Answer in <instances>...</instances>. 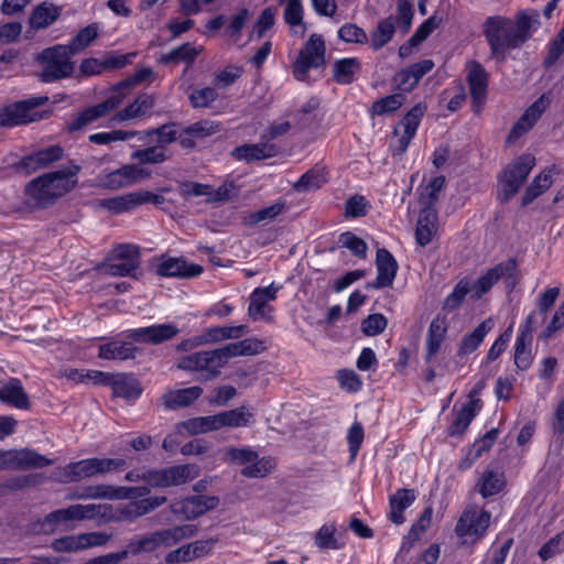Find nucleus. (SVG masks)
Returning a JSON list of instances; mask_svg holds the SVG:
<instances>
[{
    "instance_id": "1",
    "label": "nucleus",
    "mask_w": 564,
    "mask_h": 564,
    "mask_svg": "<svg viewBox=\"0 0 564 564\" xmlns=\"http://www.w3.org/2000/svg\"><path fill=\"white\" fill-rule=\"evenodd\" d=\"M539 13L529 15L521 11L514 20L495 15L484 23V34L490 46L491 55L499 61H505L507 52L521 47L531 36L534 23H538Z\"/></svg>"
},
{
    "instance_id": "2",
    "label": "nucleus",
    "mask_w": 564,
    "mask_h": 564,
    "mask_svg": "<svg viewBox=\"0 0 564 564\" xmlns=\"http://www.w3.org/2000/svg\"><path fill=\"white\" fill-rule=\"evenodd\" d=\"M80 169L78 164H70L65 169L44 173L28 182L24 186L25 208L33 212L53 206L57 199L77 186V174Z\"/></svg>"
},
{
    "instance_id": "3",
    "label": "nucleus",
    "mask_w": 564,
    "mask_h": 564,
    "mask_svg": "<svg viewBox=\"0 0 564 564\" xmlns=\"http://www.w3.org/2000/svg\"><path fill=\"white\" fill-rule=\"evenodd\" d=\"M152 76L153 70L149 67H143L135 70V73L131 77L113 86L112 94L106 100L93 107L86 108L84 111H82L77 116V118L69 123L68 130H80L82 128L96 121L97 119L107 116L110 111L115 110L123 102L127 91L132 86L140 84Z\"/></svg>"
},
{
    "instance_id": "4",
    "label": "nucleus",
    "mask_w": 564,
    "mask_h": 564,
    "mask_svg": "<svg viewBox=\"0 0 564 564\" xmlns=\"http://www.w3.org/2000/svg\"><path fill=\"white\" fill-rule=\"evenodd\" d=\"M126 467L124 458H86L65 465L58 473V480L63 484L78 482L95 476L121 471Z\"/></svg>"
},
{
    "instance_id": "5",
    "label": "nucleus",
    "mask_w": 564,
    "mask_h": 564,
    "mask_svg": "<svg viewBox=\"0 0 564 564\" xmlns=\"http://www.w3.org/2000/svg\"><path fill=\"white\" fill-rule=\"evenodd\" d=\"M69 48L65 45H55L43 50L36 61L43 64L39 78L43 83H53L69 77L74 73V63L70 61Z\"/></svg>"
},
{
    "instance_id": "6",
    "label": "nucleus",
    "mask_w": 564,
    "mask_h": 564,
    "mask_svg": "<svg viewBox=\"0 0 564 564\" xmlns=\"http://www.w3.org/2000/svg\"><path fill=\"white\" fill-rule=\"evenodd\" d=\"M47 101V96H39L4 106L0 110V127H15L45 118L47 112L39 111L37 108Z\"/></svg>"
},
{
    "instance_id": "7",
    "label": "nucleus",
    "mask_w": 564,
    "mask_h": 564,
    "mask_svg": "<svg viewBox=\"0 0 564 564\" xmlns=\"http://www.w3.org/2000/svg\"><path fill=\"white\" fill-rule=\"evenodd\" d=\"M326 45L321 34L313 33L301 48L292 72L297 80H305L311 68H318L325 64Z\"/></svg>"
},
{
    "instance_id": "8",
    "label": "nucleus",
    "mask_w": 564,
    "mask_h": 564,
    "mask_svg": "<svg viewBox=\"0 0 564 564\" xmlns=\"http://www.w3.org/2000/svg\"><path fill=\"white\" fill-rule=\"evenodd\" d=\"M535 165V158L532 154H523L513 160L502 172L500 185L502 191V200H509L518 193L525 182L531 170Z\"/></svg>"
},
{
    "instance_id": "9",
    "label": "nucleus",
    "mask_w": 564,
    "mask_h": 564,
    "mask_svg": "<svg viewBox=\"0 0 564 564\" xmlns=\"http://www.w3.org/2000/svg\"><path fill=\"white\" fill-rule=\"evenodd\" d=\"M223 367L216 349L193 352L182 357L177 362V368L199 373L203 381L216 379Z\"/></svg>"
},
{
    "instance_id": "10",
    "label": "nucleus",
    "mask_w": 564,
    "mask_h": 564,
    "mask_svg": "<svg viewBox=\"0 0 564 564\" xmlns=\"http://www.w3.org/2000/svg\"><path fill=\"white\" fill-rule=\"evenodd\" d=\"M97 514V506L95 505H72L64 509H57L47 513L40 521V531L51 534L57 531L59 524L69 521H83L93 519Z\"/></svg>"
},
{
    "instance_id": "11",
    "label": "nucleus",
    "mask_w": 564,
    "mask_h": 564,
    "mask_svg": "<svg viewBox=\"0 0 564 564\" xmlns=\"http://www.w3.org/2000/svg\"><path fill=\"white\" fill-rule=\"evenodd\" d=\"M517 268V261L512 258L508 259L506 262L498 263L471 285V290L474 291L471 297L476 300L480 299L500 279H505L508 288L513 289L518 283Z\"/></svg>"
},
{
    "instance_id": "12",
    "label": "nucleus",
    "mask_w": 564,
    "mask_h": 564,
    "mask_svg": "<svg viewBox=\"0 0 564 564\" xmlns=\"http://www.w3.org/2000/svg\"><path fill=\"white\" fill-rule=\"evenodd\" d=\"M490 512L470 507L466 509L458 519L455 532L459 538H473L474 541L484 536L490 524Z\"/></svg>"
},
{
    "instance_id": "13",
    "label": "nucleus",
    "mask_w": 564,
    "mask_h": 564,
    "mask_svg": "<svg viewBox=\"0 0 564 564\" xmlns=\"http://www.w3.org/2000/svg\"><path fill=\"white\" fill-rule=\"evenodd\" d=\"M164 200L165 198L162 195L149 191H138L102 199L100 206L113 214H122L147 203L160 205Z\"/></svg>"
},
{
    "instance_id": "14",
    "label": "nucleus",
    "mask_w": 564,
    "mask_h": 564,
    "mask_svg": "<svg viewBox=\"0 0 564 564\" xmlns=\"http://www.w3.org/2000/svg\"><path fill=\"white\" fill-rule=\"evenodd\" d=\"M52 464L51 459L32 449L0 451V470L42 468Z\"/></svg>"
},
{
    "instance_id": "15",
    "label": "nucleus",
    "mask_w": 564,
    "mask_h": 564,
    "mask_svg": "<svg viewBox=\"0 0 564 564\" xmlns=\"http://www.w3.org/2000/svg\"><path fill=\"white\" fill-rule=\"evenodd\" d=\"M64 150L59 145H52L37 152L23 156L12 167L24 175H30L40 170L48 167L51 164L63 158Z\"/></svg>"
},
{
    "instance_id": "16",
    "label": "nucleus",
    "mask_w": 564,
    "mask_h": 564,
    "mask_svg": "<svg viewBox=\"0 0 564 564\" xmlns=\"http://www.w3.org/2000/svg\"><path fill=\"white\" fill-rule=\"evenodd\" d=\"M549 98L545 95L539 97L513 124L506 138V144L511 145L523 134L530 131L535 122L541 118L549 106Z\"/></svg>"
},
{
    "instance_id": "17",
    "label": "nucleus",
    "mask_w": 564,
    "mask_h": 564,
    "mask_svg": "<svg viewBox=\"0 0 564 564\" xmlns=\"http://www.w3.org/2000/svg\"><path fill=\"white\" fill-rule=\"evenodd\" d=\"M178 332L174 324H160L131 329L127 333V338L140 344L159 345L173 338Z\"/></svg>"
},
{
    "instance_id": "18",
    "label": "nucleus",
    "mask_w": 564,
    "mask_h": 564,
    "mask_svg": "<svg viewBox=\"0 0 564 564\" xmlns=\"http://www.w3.org/2000/svg\"><path fill=\"white\" fill-rule=\"evenodd\" d=\"M425 111L426 106L424 104H416L405 113L398 128L394 129V134H399V128H403V133L398 139L397 154H402L405 152L411 140L415 135L416 129Z\"/></svg>"
},
{
    "instance_id": "19",
    "label": "nucleus",
    "mask_w": 564,
    "mask_h": 564,
    "mask_svg": "<svg viewBox=\"0 0 564 564\" xmlns=\"http://www.w3.org/2000/svg\"><path fill=\"white\" fill-rule=\"evenodd\" d=\"M376 267L378 271L377 278L373 282L368 283L367 286L372 289L391 286L399 268L392 253L384 248L378 249L376 254Z\"/></svg>"
},
{
    "instance_id": "20",
    "label": "nucleus",
    "mask_w": 564,
    "mask_h": 564,
    "mask_svg": "<svg viewBox=\"0 0 564 564\" xmlns=\"http://www.w3.org/2000/svg\"><path fill=\"white\" fill-rule=\"evenodd\" d=\"M155 106V96L152 94H140L133 102L129 104L122 110L117 111L111 121L126 122L133 119L150 117Z\"/></svg>"
},
{
    "instance_id": "21",
    "label": "nucleus",
    "mask_w": 564,
    "mask_h": 564,
    "mask_svg": "<svg viewBox=\"0 0 564 564\" xmlns=\"http://www.w3.org/2000/svg\"><path fill=\"white\" fill-rule=\"evenodd\" d=\"M467 82L469 85L470 96L478 112L486 100L488 74L481 64L471 62L468 64Z\"/></svg>"
},
{
    "instance_id": "22",
    "label": "nucleus",
    "mask_w": 564,
    "mask_h": 564,
    "mask_svg": "<svg viewBox=\"0 0 564 564\" xmlns=\"http://www.w3.org/2000/svg\"><path fill=\"white\" fill-rule=\"evenodd\" d=\"M155 272L160 276L188 279L199 275L203 268L198 264L187 263L182 258H169L158 264Z\"/></svg>"
},
{
    "instance_id": "23",
    "label": "nucleus",
    "mask_w": 564,
    "mask_h": 564,
    "mask_svg": "<svg viewBox=\"0 0 564 564\" xmlns=\"http://www.w3.org/2000/svg\"><path fill=\"white\" fill-rule=\"evenodd\" d=\"M278 149L273 143L260 142L256 144H242L231 151V156L237 161L247 163L273 158Z\"/></svg>"
},
{
    "instance_id": "24",
    "label": "nucleus",
    "mask_w": 564,
    "mask_h": 564,
    "mask_svg": "<svg viewBox=\"0 0 564 564\" xmlns=\"http://www.w3.org/2000/svg\"><path fill=\"white\" fill-rule=\"evenodd\" d=\"M0 401L21 410H29L31 406L29 395L23 389L21 380L11 378L0 386Z\"/></svg>"
},
{
    "instance_id": "25",
    "label": "nucleus",
    "mask_w": 564,
    "mask_h": 564,
    "mask_svg": "<svg viewBox=\"0 0 564 564\" xmlns=\"http://www.w3.org/2000/svg\"><path fill=\"white\" fill-rule=\"evenodd\" d=\"M437 220L435 208H422L415 230V240L419 246L425 247L432 242L437 232Z\"/></svg>"
},
{
    "instance_id": "26",
    "label": "nucleus",
    "mask_w": 564,
    "mask_h": 564,
    "mask_svg": "<svg viewBox=\"0 0 564 564\" xmlns=\"http://www.w3.org/2000/svg\"><path fill=\"white\" fill-rule=\"evenodd\" d=\"M219 503V498L216 496H192L185 498L181 502V508L177 510L183 513L186 519H195L205 512L215 509Z\"/></svg>"
},
{
    "instance_id": "27",
    "label": "nucleus",
    "mask_w": 564,
    "mask_h": 564,
    "mask_svg": "<svg viewBox=\"0 0 564 564\" xmlns=\"http://www.w3.org/2000/svg\"><path fill=\"white\" fill-rule=\"evenodd\" d=\"M203 393V389L198 386L183 388L178 390L166 391L161 400L162 404L169 410H175L191 405Z\"/></svg>"
},
{
    "instance_id": "28",
    "label": "nucleus",
    "mask_w": 564,
    "mask_h": 564,
    "mask_svg": "<svg viewBox=\"0 0 564 564\" xmlns=\"http://www.w3.org/2000/svg\"><path fill=\"white\" fill-rule=\"evenodd\" d=\"M415 500V494L413 489L400 488L390 496L389 506L390 511L388 513L389 520L400 525L404 523L405 517L403 511L409 508Z\"/></svg>"
},
{
    "instance_id": "29",
    "label": "nucleus",
    "mask_w": 564,
    "mask_h": 564,
    "mask_svg": "<svg viewBox=\"0 0 564 564\" xmlns=\"http://www.w3.org/2000/svg\"><path fill=\"white\" fill-rule=\"evenodd\" d=\"M448 329L445 316L437 315L430 324L426 336L425 360L429 362L437 354Z\"/></svg>"
},
{
    "instance_id": "30",
    "label": "nucleus",
    "mask_w": 564,
    "mask_h": 564,
    "mask_svg": "<svg viewBox=\"0 0 564 564\" xmlns=\"http://www.w3.org/2000/svg\"><path fill=\"white\" fill-rule=\"evenodd\" d=\"M61 8L44 1L39 4L29 18L30 26L34 30H41L52 25L59 17Z\"/></svg>"
},
{
    "instance_id": "31",
    "label": "nucleus",
    "mask_w": 564,
    "mask_h": 564,
    "mask_svg": "<svg viewBox=\"0 0 564 564\" xmlns=\"http://www.w3.org/2000/svg\"><path fill=\"white\" fill-rule=\"evenodd\" d=\"M361 70V63L357 57H347L335 61L333 78L337 84L349 85Z\"/></svg>"
},
{
    "instance_id": "32",
    "label": "nucleus",
    "mask_w": 564,
    "mask_h": 564,
    "mask_svg": "<svg viewBox=\"0 0 564 564\" xmlns=\"http://www.w3.org/2000/svg\"><path fill=\"white\" fill-rule=\"evenodd\" d=\"M480 408V400H469L466 404H464L462 409L457 412L448 430L449 435L453 436L463 434L467 430L468 425L474 420Z\"/></svg>"
},
{
    "instance_id": "33",
    "label": "nucleus",
    "mask_w": 564,
    "mask_h": 564,
    "mask_svg": "<svg viewBox=\"0 0 564 564\" xmlns=\"http://www.w3.org/2000/svg\"><path fill=\"white\" fill-rule=\"evenodd\" d=\"M249 333L247 325L209 327L205 330L202 340L198 343H217L225 339H237Z\"/></svg>"
},
{
    "instance_id": "34",
    "label": "nucleus",
    "mask_w": 564,
    "mask_h": 564,
    "mask_svg": "<svg viewBox=\"0 0 564 564\" xmlns=\"http://www.w3.org/2000/svg\"><path fill=\"white\" fill-rule=\"evenodd\" d=\"M138 348L126 341H110L99 347V357L102 359L111 360H127L133 359Z\"/></svg>"
},
{
    "instance_id": "35",
    "label": "nucleus",
    "mask_w": 564,
    "mask_h": 564,
    "mask_svg": "<svg viewBox=\"0 0 564 564\" xmlns=\"http://www.w3.org/2000/svg\"><path fill=\"white\" fill-rule=\"evenodd\" d=\"M491 329V319L481 322L470 334L465 335L458 347V355H468L475 351Z\"/></svg>"
},
{
    "instance_id": "36",
    "label": "nucleus",
    "mask_w": 564,
    "mask_h": 564,
    "mask_svg": "<svg viewBox=\"0 0 564 564\" xmlns=\"http://www.w3.org/2000/svg\"><path fill=\"white\" fill-rule=\"evenodd\" d=\"M117 490L108 485H93L76 488L67 495V499L70 500H86V499H105L113 498L117 495Z\"/></svg>"
},
{
    "instance_id": "37",
    "label": "nucleus",
    "mask_w": 564,
    "mask_h": 564,
    "mask_svg": "<svg viewBox=\"0 0 564 564\" xmlns=\"http://www.w3.org/2000/svg\"><path fill=\"white\" fill-rule=\"evenodd\" d=\"M506 485L505 476L492 470H486L479 477L476 487L478 492L488 498L499 494Z\"/></svg>"
},
{
    "instance_id": "38",
    "label": "nucleus",
    "mask_w": 564,
    "mask_h": 564,
    "mask_svg": "<svg viewBox=\"0 0 564 564\" xmlns=\"http://www.w3.org/2000/svg\"><path fill=\"white\" fill-rule=\"evenodd\" d=\"M394 24L395 22L393 17H388L378 22L376 29L370 34V46L375 51L382 48L391 41L395 32Z\"/></svg>"
},
{
    "instance_id": "39",
    "label": "nucleus",
    "mask_w": 564,
    "mask_h": 564,
    "mask_svg": "<svg viewBox=\"0 0 564 564\" xmlns=\"http://www.w3.org/2000/svg\"><path fill=\"white\" fill-rule=\"evenodd\" d=\"M550 169L543 170L539 175H536L530 186L525 189V193L522 197V205L527 206L531 204L534 199H536L540 195H542L546 189H549L553 184V177Z\"/></svg>"
},
{
    "instance_id": "40",
    "label": "nucleus",
    "mask_w": 564,
    "mask_h": 564,
    "mask_svg": "<svg viewBox=\"0 0 564 564\" xmlns=\"http://www.w3.org/2000/svg\"><path fill=\"white\" fill-rule=\"evenodd\" d=\"M159 531L163 546L169 547L195 536L198 532V527L196 524H183Z\"/></svg>"
},
{
    "instance_id": "41",
    "label": "nucleus",
    "mask_w": 564,
    "mask_h": 564,
    "mask_svg": "<svg viewBox=\"0 0 564 564\" xmlns=\"http://www.w3.org/2000/svg\"><path fill=\"white\" fill-rule=\"evenodd\" d=\"M111 388L115 397L124 399H135L142 391L139 382L126 375H116Z\"/></svg>"
},
{
    "instance_id": "42",
    "label": "nucleus",
    "mask_w": 564,
    "mask_h": 564,
    "mask_svg": "<svg viewBox=\"0 0 564 564\" xmlns=\"http://www.w3.org/2000/svg\"><path fill=\"white\" fill-rule=\"evenodd\" d=\"M326 182L323 170L311 169L293 184V189L297 193H307L321 188Z\"/></svg>"
},
{
    "instance_id": "43",
    "label": "nucleus",
    "mask_w": 564,
    "mask_h": 564,
    "mask_svg": "<svg viewBox=\"0 0 564 564\" xmlns=\"http://www.w3.org/2000/svg\"><path fill=\"white\" fill-rule=\"evenodd\" d=\"M169 487L186 484L197 477L198 469L195 465H177L164 468Z\"/></svg>"
},
{
    "instance_id": "44",
    "label": "nucleus",
    "mask_w": 564,
    "mask_h": 564,
    "mask_svg": "<svg viewBox=\"0 0 564 564\" xmlns=\"http://www.w3.org/2000/svg\"><path fill=\"white\" fill-rule=\"evenodd\" d=\"M251 416L252 414L248 411L246 406H239L232 410L218 413L220 429L224 426H247L250 423Z\"/></svg>"
},
{
    "instance_id": "45",
    "label": "nucleus",
    "mask_w": 564,
    "mask_h": 564,
    "mask_svg": "<svg viewBox=\"0 0 564 564\" xmlns=\"http://www.w3.org/2000/svg\"><path fill=\"white\" fill-rule=\"evenodd\" d=\"M531 344L532 339L517 337L513 361L518 370L525 371L532 366L533 355Z\"/></svg>"
},
{
    "instance_id": "46",
    "label": "nucleus",
    "mask_w": 564,
    "mask_h": 564,
    "mask_svg": "<svg viewBox=\"0 0 564 564\" xmlns=\"http://www.w3.org/2000/svg\"><path fill=\"white\" fill-rule=\"evenodd\" d=\"M97 180L100 186L112 191L130 186L126 165L111 172L101 173Z\"/></svg>"
},
{
    "instance_id": "47",
    "label": "nucleus",
    "mask_w": 564,
    "mask_h": 564,
    "mask_svg": "<svg viewBox=\"0 0 564 564\" xmlns=\"http://www.w3.org/2000/svg\"><path fill=\"white\" fill-rule=\"evenodd\" d=\"M98 35V24L91 23L86 28L82 29L76 36H74L68 45H65L69 48L70 53L77 54L78 52L85 50Z\"/></svg>"
},
{
    "instance_id": "48",
    "label": "nucleus",
    "mask_w": 564,
    "mask_h": 564,
    "mask_svg": "<svg viewBox=\"0 0 564 564\" xmlns=\"http://www.w3.org/2000/svg\"><path fill=\"white\" fill-rule=\"evenodd\" d=\"M473 290H471V284L469 282V280L467 279H462L454 288V290L452 291V293H449L444 302H443V310L444 311H447V312H453L455 311L456 308H458L464 299L466 297V295L468 293H470Z\"/></svg>"
},
{
    "instance_id": "49",
    "label": "nucleus",
    "mask_w": 564,
    "mask_h": 564,
    "mask_svg": "<svg viewBox=\"0 0 564 564\" xmlns=\"http://www.w3.org/2000/svg\"><path fill=\"white\" fill-rule=\"evenodd\" d=\"M404 101L405 96L403 94H392L376 100L370 108V112L372 116L390 113L397 111Z\"/></svg>"
},
{
    "instance_id": "50",
    "label": "nucleus",
    "mask_w": 564,
    "mask_h": 564,
    "mask_svg": "<svg viewBox=\"0 0 564 564\" xmlns=\"http://www.w3.org/2000/svg\"><path fill=\"white\" fill-rule=\"evenodd\" d=\"M131 158L140 164H160L167 159L165 148L161 144L137 150L131 154Z\"/></svg>"
},
{
    "instance_id": "51",
    "label": "nucleus",
    "mask_w": 564,
    "mask_h": 564,
    "mask_svg": "<svg viewBox=\"0 0 564 564\" xmlns=\"http://www.w3.org/2000/svg\"><path fill=\"white\" fill-rule=\"evenodd\" d=\"M198 51L191 44L185 43L173 48L167 54L161 56L160 62L163 64L186 62L192 63L198 55Z\"/></svg>"
},
{
    "instance_id": "52",
    "label": "nucleus",
    "mask_w": 564,
    "mask_h": 564,
    "mask_svg": "<svg viewBox=\"0 0 564 564\" xmlns=\"http://www.w3.org/2000/svg\"><path fill=\"white\" fill-rule=\"evenodd\" d=\"M140 261H110L106 265V272L113 276H131L138 279L141 272L139 271Z\"/></svg>"
},
{
    "instance_id": "53",
    "label": "nucleus",
    "mask_w": 564,
    "mask_h": 564,
    "mask_svg": "<svg viewBox=\"0 0 564 564\" xmlns=\"http://www.w3.org/2000/svg\"><path fill=\"white\" fill-rule=\"evenodd\" d=\"M445 185V177L440 175L434 177L424 188L420 196V204L423 208H434L438 194Z\"/></svg>"
},
{
    "instance_id": "54",
    "label": "nucleus",
    "mask_w": 564,
    "mask_h": 564,
    "mask_svg": "<svg viewBox=\"0 0 564 564\" xmlns=\"http://www.w3.org/2000/svg\"><path fill=\"white\" fill-rule=\"evenodd\" d=\"M137 135V131L112 130L109 132H98L88 137L89 142L94 144H109L117 141H126Z\"/></svg>"
},
{
    "instance_id": "55",
    "label": "nucleus",
    "mask_w": 564,
    "mask_h": 564,
    "mask_svg": "<svg viewBox=\"0 0 564 564\" xmlns=\"http://www.w3.org/2000/svg\"><path fill=\"white\" fill-rule=\"evenodd\" d=\"M336 527L334 524H324L315 534V544L319 549H339L341 545L335 538Z\"/></svg>"
},
{
    "instance_id": "56",
    "label": "nucleus",
    "mask_w": 564,
    "mask_h": 564,
    "mask_svg": "<svg viewBox=\"0 0 564 564\" xmlns=\"http://www.w3.org/2000/svg\"><path fill=\"white\" fill-rule=\"evenodd\" d=\"M338 37L346 43L365 44L368 35L364 29L354 23H346L338 30Z\"/></svg>"
},
{
    "instance_id": "57",
    "label": "nucleus",
    "mask_w": 564,
    "mask_h": 564,
    "mask_svg": "<svg viewBox=\"0 0 564 564\" xmlns=\"http://www.w3.org/2000/svg\"><path fill=\"white\" fill-rule=\"evenodd\" d=\"M220 131L219 124L209 120H202L195 122L187 128H185L184 132L193 138L203 139L205 137L213 135Z\"/></svg>"
},
{
    "instance_id": "58",
    "label": "nucleus",
    "mask_w": 564,
    "mask_h": 564,
    "mask_svg": "<svg viewBox=\"0 0 564 564\" xmlns=\"http://www.w3.org/2000/svg\"><path fill=\"white\" fill-rule=\"evenodd\" d=\"M110 261H121L127 260L130 261H140L141 262V256H140V249L135 245L131 243H122L116 246L110 253Z\"/></svg>"
},
{
    "instance_id": "59",
    "label": "nucleus",
    "mask_w": 564,
    "mask_h": 564,
    "mask_svg": "<svg viewBox=\"0 0 564 564\" xmlns=\"http://www.w3.org/2000/svg\"><path fill=\"white\" fill-rule=\"evenodd\" d=\"M339 241L343 247L349 249L354 256L359 258H366L367 256V243L355 234L350 231L343 232L339 237Z\"/></svg>"
},
{
    "instance_id": "60",
    "label": "nucleus",
    "mask_w": 564,
    "mask_h": 564,
    "mask_svg": "<svg viewBox=\"0 0 564 564\" xmlns=\"http://www.w3.org/2000/svg\"><path fill=\"white\" fill-rule=\"evenodd\" d=\"M397 21L403 33L409 32L413 20V0H398L397 3Z\"/></svg>"
},
{
    "instance_id": "61",
    "label": "nucleus",
    "mask_w": 564,
    "mask_h": 564,
    "mask_svg": "<svg viewBox=\"0 0 564 564\" xmlns=\"http://www.w3.org/2000/svg\"><path fill=\"white\" fill-rule=\"evenodd\" d=\"M563 552L564 532H560L541 546V549L539 550V556L541 557L542 561H547Z\"/></svg>"
},
{
    "instance_id": "62",
    "label": "nucleus",
    "mask_w": 564,
    "mask_h": 564,
    "mask_svg": "<svg viewBox=\"0 0 564 564\" xmlns=\"http://www.w3.org/2000/svg\"><path fill=\"white\" fill-rule=\"evenodd\" d=\"M217 97L218 93L216 89L212 87H204L193 90L189 95V101L194 108H205L215 101Z\"/></svg>"
},
{
    "instance_id": "63",
    "label": "nucleus",
    "mask_w": 564,
    "mask_h": 564,
    "mask_svg": "<svg viewBox=\"0 0 564 564\" xmlns=\"http://www.w3.org/2000/svg\"><path fill=\"white\" fill-rule=\"evenodd\" d=\"M368 200L362 195H354L346 200L345 217L358 218L367 214Z\"/></svg>"
},
{
    "instance_id": "64",
    "label": "nucleus",
    "mask_w": 564,
    "mask_h": 564,
    "mask_svg": "<svg viewBox=\"0 0 564 564\" xmlns=\"http://www.w3.org/2000/svg\"><path fill=\"white\" fill-rule=\"evenodd\" d=\"M564 55V40L555 36L547 46L546 55L543 59V66L550 68L555 65L558 59Z\"/></svg>"
}]
</instances>
